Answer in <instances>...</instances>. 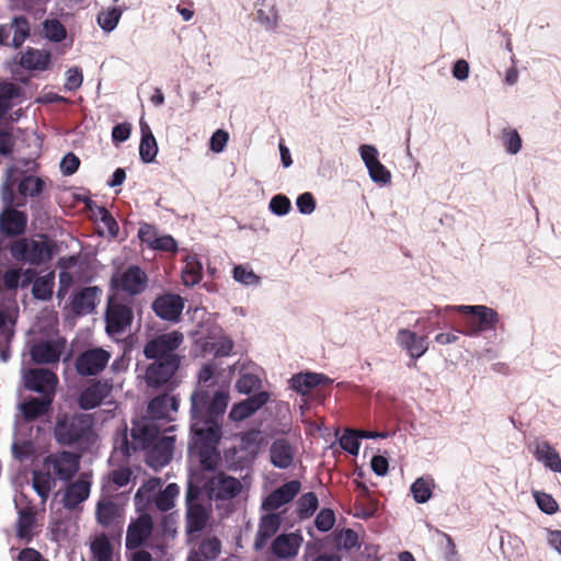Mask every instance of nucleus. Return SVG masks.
<instances>
[{
	"label": "nucleus",
	"instance_id": "nucleus-20",
	"mask_svg": "<svg viewBox=\"0 0 561 561\" xmlns=\"http://www.w3.org/2000/svg\"><path fill=\"white\" fill-rule=\"evenodd\" d=\"M36 510L33 505L27 504L18 511V519L15 522V536L18 539L30 543L37 534Z\"/></svg>",
	"mask_w": 561,
	"mask_h": 561
},
{
	"label": "nucleus",
	"instance_id": "nucleus-45",
	"mask_svg": "<svg viewBox=\"0 0 561 561\" xmlns=\"http://www.w3.org/2000/svg\"><path fill=\"white\" fill-rule=\"evenodd\" d=\"M501 141L510 154H516L522 149V137L514 128H503L501 131Z\"/></svg>",
	"mask_w": 561,
	"mask_h": 561
},
{
	"label": "nucleus",
	"instance_id": "nucleus-36",
	"mask_svg": "<svg viewBox=\"0 0 561 561\" xmlns=\"http://www.w3.org/2000/svg\"><path fill=\"white\" fill-rule=\"evenodd\" d=\"M56 480L51 476L50 471L44 472L39 470L33 471L32 476V486L37 493V495L41 497V501L43 504L46 503L47 499L49 497V493L55 488Z\"/></svg>",
	"mask_w": 561,
	"mask_h": 561
},
{
	"label": "nucleus",
	"instance_id": "nucleus-62",
	"mask_svg": "<svg viewBox=\"0 0 561 561\" xmlns=\"http://www.w3.org/2000/svg\"><path fill=\"white\" fill-rule=\"evenodd\" d=\"M233 278L244 285H253L259 282V277L252 270H248L242 265H238L233 268Z\"/></svg>",
	"mask_w": 561,
	"mask_h": 561
},
{
	"label": "nucleus",
	"instance_id": "nucleus-49",
	"mask_svg": "<svg viewBox=\"0 0 561 561\" xmlns=\"http://www.w3.org/2000/svg\"><path fill=\"white\" fill-rule=\"evenodd\" d=\"M33 296L41 300H47L53 294V280L48 277H37L32 287Z\"/></svg>",
	"mask_w": 561,
	"mask_h": 561
},
{
	"label": "nucleus",
	"instance_id": "nucleus-40",
	"mask_svg": "<svg viewBox=\"0 0 561 561\" xmlns=\"http://www.w3.org/2000/svg\"><path fill=\"white\" fill-rule=\"evenodd\" d=\"M45 187L43 179L34 175H25L19 182V194L26 201V197H37L42 194Z\"/></svg>",
	"mask_w": 561,
	"mask_h": 561
},
{
	"label": "nucleus",
	"instance_id": "nucleus-10",
	"mask_svg": "<svg viewBox=\"0 0 561 561\" xmlns=\"http://www.w3.org/2000/svg\"><path fill=\"white\" fill-rule=\"evenodd\" d=\"M95 519L107 529H121L124 524V508L114 499L102 496L95 507Z\"/></svg>",
	"mask_w": 561,
	"mask_h": 561
},
{
	"label": "nucleus",
	"instance_id": "nucleus-3",
	"mask_svg": "<svg viewBox=\"0 0 561 561\" xmlns=\"http://www.w3.org/2000/svg\"><path fill=\"white\" fill-rule=\"evenodd\" d=\"M94 419L85 413L59 414L54 425L55 440L61 446L88 445L93 437Z\"/></svg>",
	"mask_w": 561,
	"mask_h": 561
},
{
	"label": "nucleus",
	"instance_id": "nucleus-32",
	"mask_svg": "<svg viewBox=\"0 0 561 561\" xmlns=\"http://www.w3.org/2000/svg\"><path fill=\"white\" fill-rule=\"evenodd\" d=\"M179 401L174 396L161 394L148 404V413L154 420H171L170 413L176 412Z\"/></svg>",
	"mask_w": 561,
	"mask_h": 561
},
{
	"label": "nucleus",
	"instance_id": "nucleus-25",
	"mask_svg": "<svg viewBox=\"0 0 561 561\" xmlns=\"http://www.w3.org/2000/svg\"><path fill=\"white\" fill-rule=\"evenodd\" d=\"M295 453V447L286 438H277L270 447L271 463L276 468L287 469L294 462Z\"/></svg>",
	"mask_w": 561,
	"mask_h": 561
},
{
	"label": "nucleus",
	"instance_id": "nucleus-27",
	"mask_svg": "<svg viewBox=\"0 0 561 561\" xmlns=\"http://www.w3.org/2000/svg\"><path fill=\"white\" fill-rule=\"evenodd\" d=\"M210 512L205 505H194L186 507L185 512V533L188 539L195 534L202 531L208 524Z\"/></svg>",
	"mask_w": 561,
	"mask_h": 561
},
{
	"label": "nucleus",
	"instance_id": "nucleus-2",
	"mask_svg": "<svg viewBox=\"0 0 561 561\" xmlns=\"http://www.w3.org/2000/svg\"><path fill=\"white\" fill-rule=\"evenodd\" d=\"M184 340L181 331L173 330L158 334L146 342L144 355L147 359L153 360L146 369L148 386L161 387L172 379L184 357L180 354Z\"/></svg>",
	"mask_w": 561,
	"mask_h": 561
},
{
	"label": "nucleus",
	"instance_id": "nucleus-61",
	"mask_svg": "<svg viewBox=\"0 0 561 561\" xmlns=\"http://www.w3.org/2000/svg\"><path fill=\"white\" fill-rule=\"evenodd\" d=\"M339 543L346 550L358 546V535L351 528L342 529L337 536Z\"/></svg>",
	"mask_w": 561,
	"mask_h": 561
},
{
	"label": "nucleus",
	"instance_id": "nucleus-7",
	"mask_svg": "<svg viewBox=\"0 0 561 561\" xmlns=\"http://www.w3.org/2000/svg\"><path fill=\"white\" fill-rule=\"evenodd\" d=\"M111 287L135 297L147 289L148 275L140 266L129 265L122 272L112 275Z\"/></svg>",
	"mask_w": 561,
	"mask_h": 561
},
{
	"label": "nucleus",
	"instance_id": "nucleus-60",
	"mask_svg": "<svg viewBox=\"0 0 561 561\" xmlns=\"http://www.w3.org/2000/svg\"><path fill=\"white\" fill-rule=\"evenodd\" d=\"M133 471L129 467L114 469L110 474V480L117 489L127 485L131 479Z\"/></svg>",
	"mask_w": 561,
	"mask_h": 561
},
{
	"label": "nucleus",
	"instance_id": "nucleus-64",
	"mask_svg": "<svg viewBox=\"0 0 561 561\" xmlns=\"http://www.w3.org/2000/svg\"><path fill=\"white\" fill-rule=\"evenodd\" d=\"M233 342L229 337H221L210 344V351L215 356L222 357L228 356L232 352Z\"/></svg>",
	"mask_w": 561,
	"mask_h": 561
},
{
	"label": "nucleus",
	"instance_id": "nucleus-43",
	"mask_svg": "<svg viewBox=\"0 0 561 561\" xmlns=\"http://www.w3.org/2000/svg\"><path fill=\"white\" fill-rule=\"evenodd\" d=\"M122 13V9L117 7L102 10L96 16V22L103 31L112 32L117 26Z\"/></svg>",
	"mask_w": 561,
	"mask_h": 561
},
{
	"label": "nucleus",
	"instance_id": "nucleus-8",
	"mask_svg": "<svg viewBox=\"0 0 561 561\" xmlns=\"http://www.w3.org/2000/svg\"><path fill=\"white\" fill-rule=\"evenodd\" d=\"M111 359V353L102 347L89 348L79 354L75 362L78 375L96 376L104 370Z\"/></svg>",
	"mask_w": 561,
	"mask_h": 561
},
{
	"label": "nucleus",
	"instance_id": "nucleus-24",
	"mask_svg": "<svg viewBox=\"0 0 561 561\" xmlns=\"http://www.w3.org/2000/svg\"><path fill=\"white\" fill-rule=\"evenodd\" d=\"M64 343L59 341H42L31 348L32 360L37 364H55L59 362Z\"/></svg>",
	"mask_w": 561,
	"mask_h": 561
},
{
	"label": "nucleus",
	"instance_id": "nucleus-28",
	"mask_svg": "<svg viewBox=\"0 0 561 561\" xmlns=\"http://www.w3.org/2000/svg\"><path fill=\"white\" fill-rule=\"evenodd\" d=\"M328 383H331V379L318 373H299L290 378L291 388L304 397L318 386Z\"/></svg>",
	"mask_w": 561,
	"mask_h": 561
},
{
	"label": "nucleus",
	"instance_id": "nucleus-50",
	"mask_svg": "<svg viewBox=\"0 0 561 561\" xmlns=\"http://www.w3.org/2000/svg\"><path fill=\"white\" fill-rule=\"evenodd\" d=\"M23 95L21 85L9 82L0 81V99L7 104H12L13 100L20 99Z\"/></svg>",
	"mask_w": 561,
	"mask_h": 561
},
{
	"label": "nucleus",
	"instance_id": "nucleus-5",
	"mask_svg": "<svg viewBox=\"0 0 561 561\" xmlns=\"http://www.w3.org/2000/svg\"><path fill=\"white\" fill-rule=\"evenodd\" d=\"M446 310L456 311L465 317V329L459 332L468 336H478L482 332L494 330L500 321L499 313L484 305L447 306Z\"/></svg>",
	"mask_w": 561,
	"mask_h": 561
},
{
	"label": "nucleus",
	"instance_id": "nucleus-39",
	"mask_svg": "<svg viewBox=\"0 0 561 561\" xmlns=\"http://www.w3.org/2000/svg\"><path fill=\"white\" fill-rule=\"evenodd\" d=\"M90 550L95 561H113V547L104 533H101L92 540Z\"/></svg>",
	"mask_w": 561,
	"mask_h": 561
},
{
	"label": "nucleus",
	"instance_id": "nucleus-12",
	"mask_svg": "<svg viewBox=\"0 0 561 561\" xmlns=\"http://www.w3.org/2000/svg\"><path fill=\"white\" fill-rule=\"evenodd\" d=\"M184 299L172 293H165L154 298L151 304L152 311L161 320L178 322L184 309Z\"/></svg>",
	"mask_w": 561,
	"mask_h": 561
},
{
	"label": "nucleus",
	"instance_id": "nucleus-56",
	"mask_svg": "<svg viewBox=\"0 0 561 561\" xmlns=\"http://www.w3.org/2000/svg\"><path fill=\"white\" fill-rule=\"evenodd\" d=\"M260 383H261V381H260V379L255 375L243 374L238 379V381L236 383V388L238 389V391L240 393L249 394L253 390L259 388Z\"/></svg>",
	"mask_w": 561,
	"mask_h": 561
},
{
	"label": "nucleus",
	"instance_id": "nucleus-17",
	"mask_svg": "<svg viewBox=\"0 0 561 561\" xmlns=\"http://www.w3.org/2000/svg\"><path fill=\"white\" fill-rule=\"evenodd\" d=\"M174 443L173 436L158 437L149 447L147 465L156 470L167 466L173 457Z\"/></svg>",
	"mask_w": 561,
	"mask_h": 561
},
{
	"label": "nucleus",
	"instance_id": "nucleus-46",
	"mask_svg": "<svg viewBox=\"0 0 561 561\" xmlns=\"http://www.w3.org/2000/svg\"><path fill=\"white\" fill-rule=\"evenodd\" d=\"M43 31L45 36L56 43L64 41L67 36V32L62 23L56 19L46 20L43 23Z\"/></svg>",
	"mask_w": 561,
	"mask_h": 561
},
{
	"label": "nucleus",
	"instance_id": "nucleus-13",
	"mask_svg": "<svg viewBox=\"0 0 561 561\" xmlns=\"http://www.w3.org/2000/svg\"><path fill=\"white\" fill-rule=\"evenodd\" d=\"M23 379L26 389L38 392L43 397H53L58 382L56 374L45 368L28 369Z\"/></svg>",
	"mask_w": 561,
	"mask_h": 561
},
{
	"label": "nucleus",
	"instance_id": "nucleus-33",
	"mask_svg": "<svg viewBox=\"0 0 561 561\" xmlns=\"http://www.w3.org/2000/svg\"><path fill=\"white\" fill-rule=\"evenodd\" d=\"M280 526V518L276 514L265 515L261 518L259 529L254 539L255 550H262L268 540L277 533Z\"/></svg>",
	"mask_w": 561,
	"mask_h": 561
},
{
	"label": "nucleus",
	"instance_id": "nucleus-52",
	"mask_svg": "<svg viewBox=\"0 0 561 561\" xmlns=\"http://www.w3.org/2000/svg\"><path fill=\"white\" fill-rule=\"evenodd\" d=\"M534 497L538 507L546 514H554L559 508L557 501L546 492L535 491Z\"/></svg>",
	"mask_w": 561,
	"mask_h": 561
},
{
	"label": "nucleus",
	"instance_id": "nucleus-58",
	"mask_svg": "<svg viewBox=\"0 0 561 561\" xmlns=\"http://www.w3.org/2000/svg\"><path fill=\"white\" fill-rule=\"evenodd\" d=\"M291 208L290 201L287 196L277 194L272 197L270 202V209L277 216H284L289 213Z\"/></svg>",
	"mask_w": 561,
	"mask_h": 561
},
{
	"label": "nucleus",
	"instance_id": "nucleus-55",
	"mask_svg": "<svg viewBox=\"0 0 561 561\" xmlns=\"http://www.w3.org/2000/svg\"><path fill=\"white\" fill-rule=\"evenodd\" d=\"M367 169L374 182L382 184H387L390 182L391 173L379 160L374 162L371 165L368 164Z\"/></svg>",
	"mask_w": 561,
	"mask_h": 561
},
{
	"label": "nucleus",
	"instance_id": "nucleus-63",
	"mask_svg": "<svg viewBox=\"0 0 561 561\" xmlns=\"http://www.w3.org/2000/svg\"><path fill=\"white\" fill-rule=\"evenodd\" d=\"M80 165V159L72 152H68L60 162V171L69 176L77 172Z\"/></svg>",
	"mask_w": 561,
	"mask_h": 561
},
{
	"label": "nucleus",
	"instance_id": "nucleus-44",
	"mask_svg": "<svg viewBox=\"0 0 561 561\" xmlns=\"http://www.w3.org/2000/svg\"><path fill=\"white\" fill-rule=\"evenodd\" d=\"M319 502L316 493L307 492L302 494L297 502V513L299 518L305 519L313 515L318 508Z\"/></svg>",
	"mask_w": 561,
	"mask_h": 561
},
{
	"label": "nucleus",
	"instance_id": "nucleus-47",
	"mask_svg": "<svg viewBox=\"0 0 561 561\" xmlns=\"http://www.w3.org/2000/svg\"><path fill=\"white\" fill-rule=\"evenodd\" d=\"M411 492L415 502L425 503L432 496V484L428 480L419 478L412 483Z\"/></svg>",
	"mask_w": 561,
	"mask_h": 561
},
{
	"label": "nucleus",
	"instance_id": "nucleus-19",
	"mask_svg": "<svg viewBox=\"0 0 561 561\" xmlns=\"http://www.w3.org/2000/svg\"><path fill=\"white\" fill-rule=\"evenodd\" d=\"M102 290L98 286L83 287L73 294L71 299V310L76 316H85L92 313L100 301Z\"/></svg>",
	"mask_w": 561,
	"mask_h": 561
},
{
	"label": "nucleus",
	"instance_id": "nucleus-30",
	"mask_svg": "<svg viewBox=\"0 0 561 561\" xmlns=\"http://www.w3.org/2000/svg\"><path fill=\"white\" fill-rule=\"evenodd\" d=\"M91 484L89 481L79 478L77 481L70 483L65 491L62 503L65 508L73 511L90 495Z\"/></svg>",
	"mask_w": 561,
	"mask_h": 561
},
{
	"label": "nucleus",
	"instance_id": "nucleus-48",
	"mask_svg": "<svg viewBox=\"0 0 561 561\" xmlns=\"http://www.w3.org/2000/svg\"><path fill=\"white\" fill-rule=\"evenodd\" d=\"M0 196H1V201L3 203V208H18V207H23L26 204V201L23 199L22 196L18 201L15 199L13 184L9 183V182H5L2 185L1 191H0Z\"/></svg>",
	"mask_w": 561,
	"mask_h": 561
},
{
	"label": "nucleus",
	"instance_id": "nucleus-51",
	"mask_svg": "<svg viewBox=\"0 0 561 561\" xmlns=\"http://www.w3.org/2000/svg\"><path fill=\"white\" fill-rule=\"evenodd\" d=\"M359 437L356 430H346L340 438V446L353 456H357L359 451Z\"/></svg>",
	"mask_w": 561,
	"mask_h": 561
},
{
	"label": "nucleus",
	"instance_id": "nucleus-18",
	"mask_svg": "<svg viewBox=\"0 0 561 561\" xmlns=\"http://www.w3.org/2000/svg\"><path fill=\"white\" fill-rule=\"evenodd\" d=\"M153 530L152 517L144 513L130 523L126 533V548L128 550L137 549L145 543Z\"/></svg>",
	"mask_w": 561,
	"mask_h": 561
},
{
	"label": "nucleus",
	"instance_id": "nucleus-23",
	"mask_svg": "<svg viewBox=\"0 0 561 561\" xmlns=\"http://www.w3.org/2000/svg\"><path fill=\"white\" fill-rule=\"evenodd\" d=\"M301 541L298 534H282L273 540L271 551L278 559H291L298 554Z\"/></svg>",
	"mask_w": 561,
	"mask_h": 561
},
{
	"label": "nucleus",
	"instance_id": "nucleus-1",
	"mask_svg": "<svg viewBox=\"0 0 561 561\" xmlns=\"http://www.w3.org/2000/svg\"><path fill=\"white\" fill-rule=\"evenodd\" d=\"M229 394L216 391L213 396L199 388L191 396V431L196 439L201 468L214 471L220 460L218 444L221 439V421L227 410Z\"/></svg>",
	"mask_w": 561,
	"mask_h": 561
},
{
	"label": "nucleus",
	"instance_id": "nucleus-37",
	"mask_svg": "<svg viewBox=\"0 0 561 561\" xmlns=\"http://www.w3.org/2000/svg\"><path fill=\"white\" fill-rule=\"evenodd\" d=\"M53 397L32 398L21 404V411L26 421H33L47 413Z\"/></svg>",
	"mask_w": 561,
	"mask_h": 561
},
{
	"label": "nucleus",
	"instance_id": "nucleus-26",
	"mask_svg": "<svg viewBox=\"0 0 561 561\" xmlns=\"http://www.w3.org/2000/svg\"><path fill=\"white\" fill-rule=\"evenodd\" d=\"M397 339L400 346L414 359L423 356L428 350L427 335L417 336L408 329H401Z\"/></svg>",
	"mask_w": 561,
	"mask_h": 561
},
{
	"label": "nucleus",
	"instance_id": "nucleus-9",
	"mask_svg": "<svg viewBox=\"0 0 561 561\" xmlns=\"http://www.w3.org/2000/svg\"><path fill=\"white\" fill-rule=\"evenodd\" d=\"M44 462L59 480L70 481L79 471L80 456L62 450L48 455Z\"/></svg>",
	"mask_w": 561,
	"mask_h": 561
},
{
	"label": "nucleus",
	"instance_id": "nucleus-34",
	"mask_svg": "<svg viewBox=\"0 0 561 561\" xmlns=\"http://www.w3.org/2000/svg\"><path fill=\"white\" fill-rule=\"evenodd\" d=\"M535 458L553 472H561V457L547 440L535 443Z\"/></svg>",
	"mask_w": 561,
	"mask_h": 561
},
{
	"label": "nucleus",
	"instance_id": "nucleus-54",
	"mask_svg": "<svg viewBox=\"0 0 561 561\" xmlns=\"http://www.w3.org/2000/svg\"><path fill=\"white\" fill-rule=\"evenodd\" d=\"M98 215L100 216L101 222L106 228L108 236L116 238L119 232V226L113 215L105 207H99Z\"/></svg>",
	"mask_w": 561,
	"mask_h": 561
},
{
	"label": "nucleus",
	"instance_id": "nucleus-42",
	"mask_svg": "<svg viewBox=\"0 0 561 561\" xmlns=\"http://www.w3.org/2000/svg\"><path fill=\"white\" fill-rule=\"evenodd\" d=\"M203 278V265L195 259H187L185 266L182 271L183 284L187 287L197 285Z\"/></svg>",
	"mask_w": 561,
	"mask_h": 561
},
{
	"label": "nucleus",
	"instance_id": "nucleus-29",
	"mask_svg": "<svg viewBox=\"0 0 561 561\" xmlns=\"http://www.w3.org/2000/svg\"><path fill=\"white\" fill-rule=\"evenodd\" d=\"M221 553V541L216 536H208L201 540L196 549L190 551L191 561H215Z\"/></svg>",
	"mask_w": 561,
	"mask_h": 561
},
{
	"label": "nucleus",
	"instance_id": "nucleus-59",
	"mask_svg": "<svg viewBox=\"0 0 561 561\" xmlns=\"http://www.w3.org/2000/svg\"><path fill=\"white\" fill-rule=\"evenodd\" d=\"M20 279H21V270L9 268L2 274V276L0 278V283H1L2 287L8 290H16V288L20 286Z\"/></svg>",
	"mask_w": 561,
	"mask_h": 561
},
{
	"label": "nucleus",
	"instance_id": "nucleus-14",
	"mask_svg": "<svg viewBox=\"0 0 561 561\" xmlns=\"http://www.w3.org/2000/svg\"><path fill=\"white\" fill-rule=\"evenodd\" d=\"M112 391L110 380H93L79 394L78 404L82 410H92L111 397Z\"/></svg>",
	"mask_w": 561,
	"mask_h": 561
},
{
	"label": "nucleus",
	"instance_id": "nucleus-15",
	"mask_svg": "<svg viewBox=\"0 0 561 561\" xmlns=\"http://www.w3.org/2000/svg\"><path fill=\"white\" fill-rule=\"evenodd\" d=\"M27 214L18 208H3L0 213V236L18 238L25 233Z\"/></svg>",
	"mask_w": 561,
	"mask_h": 561
},
{
	"label": "nucleus",
	"instance_id": "nucleus-31",
	"mask_svg": "<svg viewBox=\"0 0 561 561\" xmlns=\"http://www.w3.org/2000/svg\"><path fill=\"white\" fill-rule=\"evenodd\" d=\"M51 55L47 50L28 47L21 54L19 64L30 71H44L49 68Z\"/></svg>",
	"mask_w": 561,
	"mask_h": 561
},
{
	"label": "nucleus",
	"instance_id": "nucleus-21",
	"mask_svg": "<svg viewBox=\"0 0 561 561\" xmlns=\"http://www.w3.org/2000/svg\"><path fill=\"white\" fill-rule=\"evenodd\" d=\"M18 319V308L0 304V351L3 360H7L5 347L14 336V327Z\"/></svg>",
	"mask_w": 561,
	"mask_h": 561
},
{
	"label": "nucleus",
	"instance_id": "nucleus-6",
	"mask_svg": "<svg viewBox=\"0 0 561 561\" xmlns=\"http://www.w3.org/2000/svg\"><path fill=\"white\" fill-rule=\"evenodd\" d=\"M105 330L108 335H121L130 328L134 320V311L130 306L124 304L115 296L107 298L104 314Z\"/></svg>",
	"mask_w": 561,
	"mask_h": 561
},
{
	"label": "nucleus",
	"instance_id": "nucleus-38",
	"mask_svg": "<svg viewBox=\"0 0 561 561\" xmlns=\"http://www.w3.org/2000/svg\"><path fill=\"white\" fill-rule=\"evenodd\" d=\"M141 133L139 156L145 163H150L154 160L158 152L157 141L147 125L141 124Z\"/></svg>",
	"mask_w": 561,
	"mask_h": 561
},
{
	"label": "nucleus",
	"instance_id": "nucleus-41",
	"mask_svg": "<svg viewBox=\"0 0 561 561\" xmlns=\"http://www.w3.org/2000/svg\"><path fill=\"white\" fill-rule=\"evenodd\" d=\"M179 493L180 486L176 483H169L156 495L153 503L160 512H168L174 507V501Z\"/></svg>",
	"mask_w": 561,
	"mask_h": 561
},
{
	"label": "nucleus",
	"instance_id": "nucleus-16",
	"mask_svg": "<svg viewBox=\"0 0 561 561\" xmlns=\"http://www.w3.org/2000/svg\"><path fill=\"white\" fill-rule=\"evenodd\" d=\"M205 488L209 496L216 500H230L240 493L242 485L238 479L220 472L209 479Z\"/></svg>",
	"mask_w": 561,
	"mask_h": 561
},
{
	"label": "nucleus",
	"instance_id": "nucleus-35",
	"mask_svg": "<svg viewBox=\"0 0 561 561\" xmlns=\"http://www.w3.org/2000/svg\"><path fill=\"white\" fill-rule=\"evenodd\" d=\"M159 428L151 423H138L131 428L134 449H148L159 437Z\"/></svg>",
	"mask_w": 561,
	"mask_h": 561
},
{
	"label": "nucleus",
	"instance_id": "nucleus-22",
	"mask_svg": "<svg viewBox=\"0 0 561 561\" xmlns=\"http://www.w3.org/2000/svg\"><path fill=\"white\" fill-rule=\"evenodd\" d=\"M301 483L298 480H291L271 492L263 502V507L268 511H276L283 505L291 502L300 492Z\"/></svg>",
	"mask_w": 561,
	"mask_h": 561
},
{
	"label": "nucleus",
	"instance_id": "nucleus-57",
	"mask_svg": "<svg viewBox=\"0 0 561 561\" xmlns=\"http://www.w3.org/2000/svg\"><path fill=\"white\" fill-rule=\"evenodd\" d=\"M12 454L19 461H25L33 456L34 446L30 440L16 442L12 445Z\"/></svg>",
	"mask_w": 561,
	"mask_h": 561
},
{
	"label": "nucleus",
	"instance_id": "nucleus-4",
	"mask_svg": "<svg viewBox=\"0 0 561 561\" xmlns=\"http://www.w3.org/2000/svg\"><path fill=\"white\" fill-rule=\"evenodd\" d=\"M56 248L55 241L42 234L38 240L20 238L11 243L9 251L15 261L39 266L53 259Z\"/></svg>",
	"mask_w": 561,
	"mask_h": 561
},
{
	"label": "nucleus",
	"instance_id": "nucleus-11",
	"mask_svg": "<svg viewBox=\"0 0 561 561\" xmlns=\"http://www.w3.org/2000/svg\"><path fill=\"white\" fill-rule=\"evenodd\" d=\"M31 27L25 16H14L9 23L0 24V45L20 48L30 36Z\"/></svg>",
	"mask_w": 561,
	"mask_h": 561
},
{
	"label": "nucleus",
	"instance_id": "nucleus-53",
	"mask_svg": "<svg viewBox=\"0 0 561 561\" xmlns=\"http://www.w3.org/2000/svg\"><path fill=\"white\" fill-rule=\"evenodd\" d=\"M335 524V514L331 508H322L316 519L314 525L318 530L325 533L333 528Z\"/></svg>",
	"mask_w": 561,
	"mask_h": 561
}]
</instances>
